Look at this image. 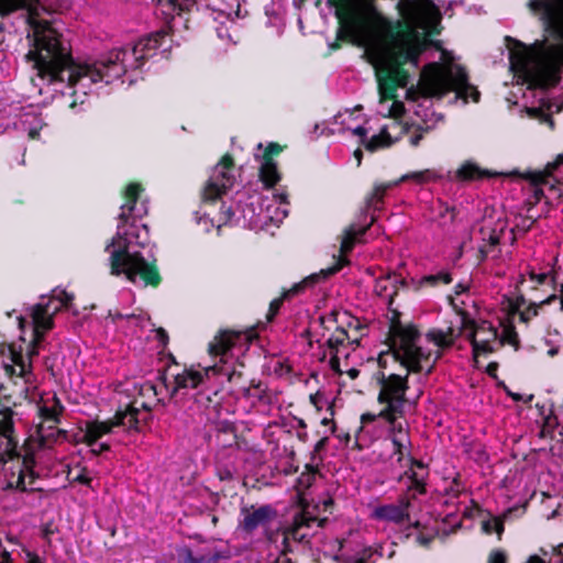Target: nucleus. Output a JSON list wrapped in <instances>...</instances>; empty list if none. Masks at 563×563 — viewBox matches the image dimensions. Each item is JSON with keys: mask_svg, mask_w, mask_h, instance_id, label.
I'll list each match as a JSON object with an SVG mask.
<instances>
[{"mask_svg": "<svg viewBox=\"0 0 563 563\" xmlns=\"http://www.w3.org/2000/svg\"><path fill=\"white\" fill-rule=\"evenodd\" d=\"M331 420L332 416H330V411H327V415L321 418V423L327 426L331 422Z\"/></svg>", "mask_w": 563, "mask_h": 563, "instance_id": "obj_50", "label": "nucleus"}, {"mask_svg": "<svg viewBox=\"0 0 563 563\" xmlns=\"http://www.w3.org/2000/svg\"><path fill=\"white\" fill-rule=\"evenodd\" d=\"M398 184H399V181L396 180V181H393V183H382V184L375 185L373 194H372V197H371V201L374 200V199L375 200H380L383 198V196L385 195V192L389 188H391V187H394V186H396Z\"/></svg>", "mask_w": 563, "mask_h": 563, "instance_id": "obj_34", "label": "nucleus"}, {"mask_svg": "<svg viewBox=\"0 0 563 563\" xmlns=\"http://www.w3.org/2000/svg\"><path fill=\"white\" fill-rule=\"evenodd\" d=\"M483 530L486 533L495 532L500 537L504 531V523L499 518H492L483 522Z\"/></svg>", "mask_w": 563, "mask_h": 563, "instance_id": "obj_32", "label": "nucleus"}, {"mask_svg": "<svg viewBox=\"0 0 563 563\" xmlns=\"http://www.w3.org/2000/svg\"><path fill=\"white\" fill-rule=\"evenodd\" d=\"M141 394L145 397L155 396L156 389L155 386L151 383H145L141 386Z\"/></svg>", "mask_w": 563, "mask_h": 563, "instance_id": "obj_38", "label": "nucleus"}, {"mask_svg": "<svg viewBox=\"0 0 563 563\" xmlns=\"http://www.w3.org/2000/svg\"><path fill=\"white\" fill-rule=\"evenodd\" d=\"M346 373L352 379H354L358 376L360 372L356 368H350Z\"/></svg>", "mask_w": 563, "mask_h": 563, "instance_id": "obj_51", "label": "nucleus"}, {"mask_svg": "<svg viewBox=\"0 0 563 563\" xmlns=\"http://www.w3.org/2000/svg\"><path fill=\"white\" fill-rule=\"evenodd\" d=\"M561 339L548 350V355L554 356L559 353Z\"/></svg>", "mask_w": 563, "mask_h": 563, "instance_id": "obj_43", "label": "nucleus"}, {"mask_svg": "<svg viewBox=\"0 0 563 563\" xmlns=\"http://www.w3.org/2000/svg\"><path fill=\"white\" fill-rule=\"evenodd\" d=\"M320 523L321 520L310 511L309 506H303L301 512L294 518L291 526L292 536L295 538L303 539L306 533L300 532L302 528H311L313 526L319 527Z\"/></svg>", "mask_w": 563, "mask_h": 563, "instance_id": "obj_22", "label": "nucleus"}, {"mask_svg": "<svg viewBox=\"0 0 563 563\" xmlns=\"http://www.w3.org/2000/svg\"><path fill=\"white\" fill-rule=\"evenodd\" d=\"M435 178V174L429 169L422 170V172H415L411 174L404 175L400 179H398L399 183L405 180H413L416 183L422 184L430 180H433Z\"/></svg>", "mask_w": 563, "mask_h": 563, "instance_id": "obj_27", "label": "nucleus"}, {"mask_svg": "<svg viewBox=\"0 0 563 563\" xmlns=\"http://www.w3.org/2000/svg\"><path fill=\"white\" fill-rule=\"evenodd\" d=\"M280 152L282 146L276 143H269L265 147L262 143L257 144L255 158L261 163L260 176L266 187H272L279 180L276 164L271 156Z\"/></svg>", "mask_w": 563, "mask_h": 563, "instance_id": "obj_15", "label": "nucleus"}, {"mask_svg": "<svg viewBox=\"0 0 563 563\" xmlns=\"http://www.w3.org/2000/svg\"><path fill=\"white\" fill-rule=\"evenodd\" d=\"M526 178L530 179L533 185H539L544 180V174L543 173H529L525 175Z\"/></svg>", "mask_w": 563, "mask_h": 563, "instance_id": "obj_39", "label": "nucleus"}, {"mask_svg": "<svg viewBox=\"0 0 563 563\" xmlns=\"http://www.w3.org/2000/svg\"><path fill=\"white\" fill-rule=\"evenodd\" d=\"M0 563H8V554L0 550Z\"/></svg>", "mask_w": 563, "mask_h": 563, "instance_id": "obj_52", "label": "nucleus"}, {"mask_svg": "<svg viewBox=\"0 0 563 563\" xmlns=\"http://www.w3.org/2000/svg\"><path fill=\"white\" fill-rule=\"evenodd\" d=\"M312 478H313L312 474H302L299 482L302 485L309 486Z\"/></svg>", "mask_w": 563, "mask_h": 563, "instance_id": "obj_44", "label": "nucleus"}, {"mask_svg": "<svg viewBox=\"0 0 563 563\" xmlns=\"http://www.w3.org/2000/svg\"><path fill=\"white\" fill-rule=\"evenodd\" d=\"M488 563H506V555L503 551H493L489 555ZM528 563H547L543 559L538 555L530 556Z\"/></svg>", "mask_w": 563, "mask_h": 563, "instance_id": "obj_31", "label": "nucleus"}, {"mask_svg": "<svg viewBox=\"0 0 563 563\" xmlns=\"http://www.w3.org/2000/svg\"><path fill=\"white\" fill-rule=\"evenodd\" d=\"M19 325L21 329L24 327V320L22 318H19Z\"/></svg>", "mask_w": 563, "mask_h": 563, "instance_id": "obj_55", "label": "nucleus"}, {"mask_svg": "<svg viewBox=\"0 0 563 563\" xmlns=\"http://www.w3.org/2000/svg\"><path fill=\"white\" fill-rule=\"evenodd\" d=\"M547 121L549 122V124L552 126V120L550 118H547Z\"/></svg>", "mask_w": 563, "mask_h": 563, "instance_id": "obj_56", "label": "nucleus"}, {"mask_svg": "<svg viewBox=\"0 0 563 563\" xmlns=\"http://www.w3.org/2000/svg\"><path fill=\"white\" fill-rule=\"evenodd\" d=\"M354 156H355V158L357 161V165H360L361 164V159H362V152H361V150H356L354 152Z\"/></svg>", "mask_w": 563, "mask_h": 563, "instance_id": "obj_53", "label": "nucleus"}, {"mask_svg": "<svg viewBox=\"0 0 563 563\" xmlns=\"http://www.w3.org/2000/svg\"><path fill=\"white\" fill-rule=\"evenodd\" d=\"M310 401L318 411H330V416H333L332 400L323 390H318L316 394L310 395Z\"/></svg>", "mask_w": 563, "mask_h": 563, "instance_id": "obj_25", "label": "nucleus"}, {"mask_svg": "<svg viewBox=\"0 0 563 563\" xmlns=\"http://www.w3.org/2000/svg\"><path fill=\"white\" fill-rule=\"evenodd\" d=\"M452 330L431 329L422 339L412 325L396 328L391 335V347L378 355L377 363L382 368L377 374L380 384L378 402L382 408L377 415H363L362 423L365 426L378 420L385 424L394 448V456L400 464L407 465L411 461L409 428L405 417V394L408 386L405 377L386 373V369L400 363L408 371L430 373L442 351L452 343Z\"/></svg>", "mask_w": 563, "mask_h": 563, "instance_id": "obj_3", "label": "nucleus"}, {"mask_svg": "<svg viewBox=\"0 0 563 563\" xmlns=\"http://www.w3.org/2000/svg\"><path fill=\"white\" fill-rule=\"evenodd\" d=\"M534 194H536V196H538L539 195V189H536Z\"/></svg>", "mask_w": 563, "mask_h": 563, "instance_id": "obj_58", "label": "nucleus"}, {"mask_svg": "<svg viewBox=\"0 0 563 563\" xmlns=\"http://www.w3.org/2000/svg\"><path fill=\"white\" fill-rule=\"evenodd\" d=\"M415 527L419 529L421 527V530L418 531L417 534V541L422 545H428L430 541L438 534H446L448 531L443 528L440 529L439 523L437 520H433L432 525L426 523L422 525L420 520H417L415 522Z\"/></svg>", "mask_w": 563, "mask_h": 563, "instance_id": "obj_23", "label": "nucleus"}, {"mask_svg": "<svg viewBox=\"0 0 563 563\" xmlns=\"http://www.w3.org/2000/svg\"><path fill=\"white\" fill-rule=\"evenodd\" d=\"M22 126L27 131L29 136L34 139L43 126L42 120L35 115L25 114L22 119Z\"/></svg>", "mask_w": 563, "mask_h": 563, "instance_id": "obj_26", "label": "nucleus"}, {"mask_svg": "<svg viewBox=\"0 0 563 563\" xmlns=\"http://www.w3.org/2000/svg\"><path fill=\"white\" fill-rule=\"evenodd\" d=\"M520 289L523 294H533L541 290L548 295L542 302H551L560 297L561 309L563 310V260L558 257L547 264L536 263L528 265L520 273Z\"/></svg>", "mask_w": 563, "mask_h": 563, "instance_id": "obj_9", "label": "nucleus"}, {"mask_svg": "<svg viewBox=\"0 0 563 563\" xmlns=\"http://www.w3.org/2000/svg\"><path fill=\"white\" fill-rule=\"evenodd\" d=\"M24 412L20 406L0 408V462L11 460L16 450L14 426L23 420Z\"/></svg>", "mask_w": 563, "mask_h": 563, "instance_id": "obj_11", "label": "nucleus"}, {"mask_svg": "<svg viewBox=\"0 0 563 563\" xmlns=\"http://www.w3.org/2000/svg\"><path fill=\"white\" fill-rule=\"evenodd\" d=\"M37 0H0V15L26 9L31 31L25 60L34 71L32 82L40 95L53 99L69 93L70 108L82 104L98 84H110L129 69L141 67L148 55L151 40H140L134 45L111 51L96 62H75L69 42L64 35V24L55 19L41 16L34 4Z\"/></svg>", "mask_w": 563, "mask_h": 563, "instance_id": "obj_2", "label": "nucleus"}, {"mask_svg": "<svg viewBox=\"0 0 563 563\" xmlns=\"http://www.w3.org/2000/svg\"><path fill=\"white\" fill-rule=\"evenodd\" d=\"M342 267V264H336L332 267H329L327 269H321L319 273H314L302 279L301 282L295 284L290 289L284 292V298H288L292 295H296L303 289L319 283L322 279H325L330 275H333Z\"/></svg>", "mask_w": 563, "mask_h": 563, "instance_id": "obj_21", "label": "nucleus"}, {"mask_svg": "<svg viewBox=\"0 0 563 563\" xmlns=\"http://www.w3.org/2000/svg\"><path fill=\"white\" fill-rule=\"evenodd\" d=\"M26 563H43L38 555L26 552Z\"/></svg>", "mask_w": 563, "mask_h": 563, "instance_id": "obj_42", "label": "nucleus"}, {"mask_svg": "<svg viewBox=\"0 0 563 563\" xmlns=\"http://www.w3.org/2000/svg\"><path fill=\"white\" fill-rule=\"evenodd\" d=\"M235 184L232 159L224 156L212 169L210 178L203 188L202 199L205 202L213 201L227 194Z\"/></svg>", "mask_w": 563, "mask_h": 563, "instance_id": "obj_12", "label": "nucleus"}, {"mask_svg": "<svg viewBox=\"0 0 563 563\" xmlns=\"http://www.w3.org/2000/svg\"><path fill=\"white\" fill-rule=\"evenodd\" d=\"M280 305V299H276L271 303V311L275 313Z\"/></svg>", "mask_w": 563, "mask_h": 563, "instance_id": "obj_49", "label": "nucleus"}, {"mask_svg": "<svg viewBox=\"0 0 563 563\" xmlns=\"http://www.w3.org/2000/svg\"><path fill=\"white\" fill-rule=\"evenodd\" d=\"M74 481L79 482L85 485H90L91 477L88 475L86 471H81L77 475L74 476Z\"/></svg>", "mask_w": 563, "mask_h": 563, "instance_id": "obj_40", "label": "nucleus"}, {"mask_svg": "<svg viewBox=\"0 0 563 563\" xmlns=\"http://www.w3.org/2000/svg\"><path fill=\"white\" fill-rule=\"evenodd\" d=\"M340 563H375L374 553L371 550H364L354 555L343 558Z\"/></svg>", "mask_w": 563, "mask_h": 563, "instance_id": "obj_28", "label": "nucleus"}, {"mask_svg": "<svg viewBox=\"0 0 563 563\" xmlns=\"http://www.w3.org/2000/svg\"><path fill=\"white\" fill-rule=\"evenodd\" d=\"M243 0H218L213 5V20L220 24L217 27L219 38L233 42V36L229 33L227 22L231 24L234 18H239L241 13V2Z\"/></svg>", "mask_w": 563, "mask_h": 563, "instance_id": "obj_13", "label": "nucleus"}, {"mask_svg": "<svg viewBox=\"0 0 563 563\" xmlns=\"http://www.w3.org/2000/svg\"><path fill=\"white\" fill-rule=\"evenodd\" d=\"M345 340L349 342H352V343H357V339H351L347 333H345L344 331H341L334 338L329 339V344H330V346H333V344L335 342L340 345H343Z\"/></svg>", "mask_w": 563, "mask_h": 563, "instance_id": "obj_35", "label": "nucleus"}, {"mask_svg": "<svg viewBox=\"0 0 563 563\" xmlns=\"http://www.w3.org/2000/svg\"><path fill=\"white\" fill-rule=\"evenodd\" d=\"M276 511L271 506L258 508L251 507L243 510V520L241 526L244 530L252 532L257 529L267 530L271 523L276 519Z\"/></svg>", "mask_w": 563, "mask_h": 563, "instance_id": "obj_17", "label": "nucleus"}, {"mask_svg": "<svg viewBox=\"0 0 563 563\" xmlns=\"http://www.w3.org/2000/svg\"><path fill=\"white\" fill-rule=\"evenodd\" d=\"M117 318H123V314L118 313V314H117Z\"/></svg>", "mask_w": 563, "mask_h": 563, "instance_id": "obj_57", "label": "nucleus"}, {"mask_svg": "<svg viewBox=\"0 0 563 563\" xmlns=\"http://www.w3.org/2000/svg\"><path fill=\"white\" fill-rule=\"evenodd\" d=\"M451 282H452V278H451V275L449 273H439L437 275L424 276L421 279L420 284L421 285H423V284L434 285V284H438V283L449 284Z\"/></svg>", "mask_w": 563, "mask_h": 563, "instance_id": "obj_33", "label": "nucleus"}, {"mask_svg": "<svg viewBox=\"0 0 563 563\" xmlns=\"http://www.w3.org/2000/svg\"><path fill=\"white\" fill-rule=\"evenodd\" d=\"M247 349L249 336L245 333L221 332L209 344V354L214 357L219 356L220 363L203 368H187L175 375L172 394L180 389L197 388L210 375H222L230 380L235 373L233 362H238Z\"/></svg>", "mask_w": 563, "mask_h": 563, "instance_id": "obj_7", "label": "nucleus"}, {"mask_svg": "<svg viewBox=\"0 0 563 563\" xmlns=\"http://www.w3.org/2000/svg\"><path fill=\"white\" fill-rule=\"evenodd\" d=\"M509 395L517 401H523V402H529L531 399H532V396H525V395H520V394H516V393H509Z\"/></svg>", "mask_w": 563, "mask_h": 563, "instance_id": "obj_41", "label": "nucleus"}, {"mask_svg": "<svg viewBox=\"0 0 563 563\" xmlns=\"http://www.w3.org/2000/svg\"><path fill=\"white\" fill-rule=\"evenodd\" d=\"M24 476H25V475H24V472H23V471H20V474H19V481H18V483H16V486H18V487H20V488H22V489H25V488H26V486H25V484H24Z\"/></svg>", "mask_w": 563, "mask_h": 563, "instance_id": "obj_45", "label": "nucleus"}, {"mask_svg": "<svg viewBox=\"0 0 563 563\" xmlns=\"http://www.w3.org/2000/svg\"><path fill=\"white\" fill-rule=\"evenodd\" d=\"M157 336L162 341L163 344L166 343L167 335H166V333H165V331L163 329H158L157 330Z\"/></svg>", "mask_w": 563, "mask_h": 563, "instance_id": "obj_48", "label": "nucleus"}, {"mask_svg": "<svg viewBox=\"0 0 563 563\" xmlns=\"http://www.w3.org/2000/svg\"><path fill=\"white\" fill-rule=\"evenodd\" d=\"M340 355H341V350L338 347L335 350V354L332 356V363H335L339 360Z\"/></svg>", "mask_w": 563, "mask_h": 563, "instance_id": "obj_54", "label": "nucleus"}, {"mask_svg": "<svg viewBox=\"0 0 563 563\" xmlns=\"http://www.w3.org/2000/svg\"><path fill=\"white\" fill-rule=\"evenodd\" d=\"M133 405H129L124 410H118L114 417L107 421L92 420L85 422L81 427L84 441L91 448V451L99 454L108 451L110 445L102 441L103 437L112 434L115 428L123 427L128 431L137 430L140 422V411Z\"/></svg>", "mask_w": 563, "mask_h": 563, "instance_id": "obj_10", "label": "nucleus"}, {"mask_svg": "<svg viewBox=\"0 0 563 563\" xmlns=\"http://www.w3.org/2000/svg\"><path fill=\"white\" fill-rule=\"evenodd\" d=\"M184 563H208L203 556L195 558L190 551L185 552Z\"/></svg>", "mask_w": 563, "mask_h": 563, "instance_id": "obj_37", "label": "nucleus"}, {"mask_svg": "<svg viewBox=\"0 0 563 563\" xmlns=\"http://www.w3.org/2000/svg\"><path fill=\"white\" fill-rule=\"evenodd\" d=\"M544 27V40L530 46L518 43L510 53L515 75L531 87L554 84L563 63V0H532Z\"/></svg>", "mask_w": 563, "mask_h": 563, "instance_id": "obj_6", "label": "nucleus"}, {"mask_svg": "<svg viewBox=\"0 0 563 563\" xmlns=\"http://www.w3.org/2000/svg\"><path fill=\"white\" fill-rule=\"evenodd\" d=\"M126 320L129 323H132L136 327H141L143 328L145 325V323H148V320H145L143 317H136L134 314H131V316H125Z\"/></svg>", "mask_w": 563, "mask_h": 563, "instance_id": "obj_36", "label": "nucleus"}, {"mask_svg": "<svg viewBox=\"0 0 563 563\" xmlns=\"http://www.w3.org/2000/svg\"><path fill=\"white\" fill-rule=\"evenodd\" d=\"M401 22L393 24L376 11L372 0H344L340 19V35L364 47V53L373 65L378 81L379 101L377 114L385 119L369 139L363 141L366 150L374 152L399 141L405 133L409 143L417 146L422 139V128L408 125L398 120L404 104L398 100L397 90L406 88L407 99L416 100L419 95L441 97L453 90L463 102H477L479 92L467 82L464 69L455 64L452 56L440 52L441 63H430L421 71L417 89L409 84V65L418 67L419 56L431 44L428 36L439 23V11L429 0H400Z\"/></svg>", "mask_w": 563, "mask_h": 563, "instance_id": "obj_1", "label": "nucleus"}, {"mask_svg": "<svg viewBox=\"0 0 563 563\" xmlns=\"http://www.w3.org/2000/svg\"><path fill=\"white\" fill-rule=\"evenodd\" d=\"M195 220L200 230L205 233L210 232L214 227V221L210 219L207 212L197 211L195 212Z\"/></svg>", "mask_w": 563, "mask_h": 563, "instance_id": "obj_30", "label": "nucleus"}, {"mask_svg": "<svg viewBox=\"0 0 563 563\" xmlns=\"http://www.w3.org/2000/svg\"><path fill=\"white\" fill-rule=\"evenodd\" d=\"M288 214V202L287 197L284 194H275L271 203L265 206V210L258 216V220L255 221V225L264 224L268 222L278 225Z\"/></svg>", "mask_w": 563, "mask_h": 563, "instance_id": "obj_19", "label": "nucleus"}, {"mask_svg": "<svg viewBox=\"0 0 563 563\" xmlns=\"http://www.w3.org/2000/svg\"><path fill=\"white\" fill-rule=\"evenodd\" d=\"M125 203L121 207L117 234L107 245L112 275L123 274L128 280L145 287L158 282L155 260L147 250L148 229L137 220L147 214V206L141 200V188L130 184L125 190Z\"/></svg>", "mask_w": 563, "mask_h": 563, "instance_id": "obj_5", "label": "nucleus"}, {"mask_svg": "<svg viewBox=\"0 0 563 563\" xmlns=\"http://www.w3.org/2000/svg\"><path fill=\"white\" fill-rule=\"evenodd\" d=\"M467 288H468V285H467V284H462V283H460V284H459V285H456V287H455V292H456L457 295H460V294L464 292Z\"/></svg>", "mask_w": 563, "mask_h": 563, "instance_id": "obj_46", "label": "nucleus"}, {"mask_svg": "<svg viewBox=\"0 0 563 563\" xmlns=\"http://www.w3.org/2000/svg\"><path fill=\"white\" fill-rule=\"evenodd\" d=\"M506 224L503 221H494L493 219H484L478 229V250L483 256L493 253L494 247L500 243L505 235Z\"/></svg>", "mask_w": 563, "mask_h": 563, "instance_id": "obj_16", "label": "nucleus"}, {"mask_svg": "<svg viewBox=\"0 0 563 563\" xmlns=\"http://www.w3.org/2000/svg\"><path fill=\"white\" fill-rule=\"evenodd\" d=\"M435 117L434 113H431L430 119L428 118V114H426V118L422 119L424 124L427 125V129L431 128V125L434 123L432 118Z\"/></svg>", "mask_w": 563, "mask_h": 563, "instance_id": "obj_47", "label": "nucleus"}, {"mask_svg": "<svg viewBox=\"0 0 563 563\" xmlns=\"http://www.w3.org/2000/svg\"><path fill=\"white\" fill-rule=\"evenodd\" d=\"M71 300V294L64 289H54L49 298H43L30 309L33 324L30 341L26 342L25 338L21 336L19 343L0 346V369L8 376H16L24 380L27 405L40 419L26 440L27 450L32 454L51 449L54 443L66 438L65 432L56 427L64 407L55 393L37 391L31 372V358L37 354V344L45 332L52 329L53 316L62 308L68 307ZM2 391L3 387L0 384V396Z\"/></svg>", "mask_w": 563, "mask_h": 563, "instance_id": "obj_4", "label": "nucleus"}, {"mask_svg": "<svg viewBox=\"0 0 563 563\" xmlns=\"http://www.w3.org/2000/svg\"><path fill=\"white\" fill-rule=\"evenodd\" d=\"M457 176L462 179H475L482 177V172L474 164H464L457 170Z\"/></svg>", "mask_w": 563, "mask_h": 563, "instance_id": "obj_29", "label": "nucleus"}, {"mask_svg": "<svg viewBox=\"0 0 563 563\" xmlns=\"http://www.w3.org/2000/svg\"><path fill=\"white\" fill-rule=\"evenodd\" d=\"M520 277L518 278L517 288L520 292V298H518L516 305L512 307L511 313L507 317L506 320H509L511 323L515 318H518L522 322H527L531 317L537 316V309L540 305H545L547 302H542L541 299H545L548 295H544L541 290H538L533 294H523L520 289Z\"/></svg>", "mask_w": 563, "mask_h": 563, "instance_id": "obj_14", "label": "nucleus"}, {"mask_svg": "<svg viewBox=\"0 0 563 563\" xmlns=\"http://www.w3.org/2000/svg\"><path fill=\"white\" fill-rule=\"evenodd\" d=\"M354 118V111L344 110L339 112L334 118V123L341 125L338 131L350 130L354 135L361 139V143L366 139H369L374 132V123L372 121H367L365 125H354L352 120Z\"/></svg>", "mask_w": 563, "mask_h": 563, "instance_id": "obj_20", "label": "nucleus"}, {"mask_svg": "<svg viewBox=\"0 0 563 563\" xmlns=\"http://www.w3.org/2000/svg\"><path fill=\"white\" fill-rule=\"evenodd\" d=\"M409 499L404 497L396 504L382 505L373 510L372 517L376 520L402 523L409 519Z\"/></svg>", "mask_w": 563, "mask_h": 563, "instance_id": "obj_18", "label": "nucleus"}, {"mask_svg": "<svg viewBox=\"0 0 563 563\" xmlns=\"http://www.w3.org/2000/svg\"><path fill=\"white\" fill-rule=\"evenodd\" d=\"M501 332L499 333L496 325L492 321H467L463 316L451 313L449 324L440 329L448 330L452 328L454 342L455 338L461 333L471 340L474 357L486 355L494 352L500 345L507 343L516 346L518 343L517 333L514 324L509 320L499 319ZM451 343L449 346H451Z\"/></svg>", "mask_w": 563, "mask_h": 563, "instance_id": "obj_8", "label": "nucleus"}, {"mask_svg": "<svg viewBox=\"0 0 563 563\" xmlns=\"http://www.w3.org/2000/svg\"><path fill=\"white\" fill-rule=\"evenodd\" d=\"M366 231V227L351 225L343 235L341 242V253L346 254L350 252L354 244L360 241V236Z\"/></svg>", "mask_w": 563, "mask_h": 563, "instance_id": "obj_24", "label": "nucleus"}]
</instances>
